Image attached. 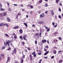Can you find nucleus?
I'll return each mask as SVG.
<instances>
[{
	"instance_id": "30",
	"label": "nucleus",
	"mask_w": 63,
	"mask_h": 63,
	"mask_svg": "<svg viewBox=\"0 0 63 63\" xmlns=\"http://www.w3.org/2000/svg\"><path fill=\"white\" fill-rule=\"evenodd\" d=\"M4 26L3 24V23H1L0 24V26Z\"/></svg>"
},
{
	"instance_id": "61",
	"label": "nucleus",
	"mask_w": 63,
	"mask_h": 63,
	"mask_svg": "<svg viewBox=\"0 0 63 63\" xmlns=\"http://www.w3.org/2000/svg\"><path fill=\"white\" fill-rule=\"evenodd\" d=\"M58 32H55L54 34H58Z\"/></svg>"
},
{
	"instance_id": "48",
	"label": "nucleus",
	"mask_w": 63,
	"mask_h": 63,
	"mask_svg": "<svg viewBox=\"0 0 63 63\" xmlns=\"http://www.w3.org/2000/svg\"><path fill=\"white\" fill-rule=\"evenodd\" d=\"M12 35L13 36H15L16 35L15 34V33H13V34H12Z\"/></svg>"
},
{
	"instance_id": "46",
	"label": "nucleus",
	"mask_w": 63,
	"mask_h": 63,
	"mask_svg": "<svg viewBox=\"0 0 63 63\" xmlns=\"http://www.w3.org/2000/svg\"><path fill=\"white\" fill-rule=\"evenodd\" d=\"M59 18H61V16H59Z\"/></svg>"
},
{
	"instance_id": "31",
	"label": "nucleus",
	"mask_w": 63,
	"mask_h": 63,
	"mask_svg": "<svg viewBox=\"0 0 63 63\" xmlns=\"http://www.w3.org/2000/svg\"><path fill=\"white\" fill-rule=\"evenodd\" d=\"M46 7H48V4L47 3H46L45 4Z\"/></svg>"
},
{
	"instance_id": "38",
	"label": "nucleus",
	"mask_w": 63,
	"mask_h": 63,
	"mask_svg": "<svg viewBox=\"0 0 63 63\" xmlns=\"http://www.w3.org/2000/svg\"><path fill=\"white\" fill-rule=\"evenodd\" d=\"M59 39L60 40H62V38L60 37H59Z\"/></svg>"
},
{
	"instance_id": "8",
	"label": "nucleus",
	"mask_w": 63,
	"mask_h": 63,
	"mask_svg": "<svg viewBox=\"0 0 63 63\" xmlns=\"http://www.w3.org/2000/svg\"><path fill=\"white\" fill-rule=\"evenodd\" d=\"M16 48H15L14 49V51L12 53L13 54L14 53H16Z\"/></svg>"
},
{
	"instance_id": "29",
	"label": "nucleus",
	"mask_w": 63,
	"mask_h": 63,
	"mask_svg": "<svg viewBox=\"0 0 63 63\" xmlns=\"http://www.w3.org/2000/svg\"><path fill=\"white\" fill-rule=\"evenodd\" d=\"M24 25H25V26H26V27H27V24H26V23H24Z\"/></svg>"
},
{
	"instance_id": "43",
	"label": "nucleus",
	"mask_w": 63,
	"mask_h": 63,
	"mask_svg": "<svg viewBox=\"0 0 63 63\" xmlns=\"http://www.w3.org/2000/svg\"><path fill=\"white\" fill-rule=\"evenodd\" d=\"M59 5L60 6H62V4H61V3H59Z\"/></svg>"
},
{
	"instance_id": "52",
	"label": "nucleus",
	"mask_w": 63,
	"mask_h": 63,
	"mask_svg": "<svg viewBox=\"0 0 63 63\" xmlns=\"http://www.w3.org/2000/svg\"><path fill=\"white\" fill-rule=\"evenodd\" d=\"M33 56H34V57H36V54H34L33 55Z\"/></svg>"
},
{
	"instance_id": "16",
	"label": "nucleus",
	"mask_w": 63,
	"mask_h": 63,
	"mask_svg": "<svg viewBox=\"0 0 63 63\" xmlns=\"http://www.w3.org/2000/svg\"><path fill=\"white\" fill-rule=\"evenodd\" d=\"M19 31L20 33H22V30L20 29L19 30Z\"/></svg>"
},
{
	"instance_id": "44",
	"label": "nucleus",
	"mask_w": 63,
	"mask_h": 63,
	"mask_svg": "<svg viewBox=\"0 0 63 63\" xmlns=\"http://www.w3.org/2000/svg\"><path fill=\"white\" fill-rule=\"evenodd\" d=\"M18 15H17V14L16 15V18H17V17H18Z\"/></svg>"
},
{
	"instance_id": "42",
	"label": "nucleus",
	"mask_w": 63,
	"mask_h": 63,
	"mask_svg": "<svg viewBox=\"0 0 63 63\" xmlns=\"http://www.w3.org/2000/svg\"><path fill=\"white\" fill-rule=\"evenodd\" d=\"M57 26V25H56L55 26H54V27H56Z\"/></svg>"
},
{
	"instance_id": "33",
	"label": "nucleus",
	"mask_w": 63,
	"mask_h": 63,
	"mask_svg": "<svg viewBox=\"0 0 63 63\" xmlns=\"http://www.w3.org/2000/svg\"><path fill=\"white\" fill-rule=\"evenodd\" d=\"M52 24L53 26H54V25L55 24V23L54 22H53L52 23Z\"/></svg>"
},
{
	"instance_id": "35",
	"label": "nucleus",
	"mask_w": 63,
	"mask_h": 63,
	"mask_svg": "<svg viewBox=\"0 0 63 63\" xmlns=\"http://www.w3.org/2000/svg\"><path fill=\"white\" fill-rule=\"evenodd\" d=\"M19 38L21 40H22V39H23L22 37V36H20L19 37Z\"/></svg>"
},
{
	"instance_id": "5",
	"label": "nucleus",
	"mask_w": 63,
	"mask_h": 63,
	"mask_svg": "<svg viewBox=\"0 0 63 63\" xmlns=\"http://www.w3.org/2000/svg\"><path fill=\"white\" fill-rule=\"evenodd\" d=\"M50 13L51 15H54V12H53V10H51Z\"/></svg>"
},
{
	"instance_id": "22",
	"label": "nucleus",
	"mask_w": 63,
	"mask_h": 63,
	"mask_svg": "<svg viewBox=\"0 0 63 63\" xmlns=\"http://www.w3.org/2000/svg\"><path fill=\"white\" fill-rule=\"evenodd\" d=\"M35 35L36 36H39V34L38 33H37L35 34Z\"/></svg>"
},
{
	"instance_id": "23",
	"label": "nucleus",
	"mask_w": 63,
	"mask_h": 63,
	"mask_svg": "<svg viewBox=\"0 0 63 63\" xmlns=\"http://www.w3.org/2000/svg\"><path fill=\"white\" fill-rule=\"evenodd\" d=\"M62 61H63V60H61L59 61V63H62Z\"/></svg>"
},
{
	"instance_id": "19",
	"label": "nucleus",
	"mask_w": 63,
	"mask_h": 63,
	"mask_svg": "<svg viewBox=\"0 0 63 63\" xmlns=\"http://www.w3.org/2000/svg\"><path fill=\"white\" fill-rule=\"evenodd\" d=\"M6 25V26L7 27H8L9 26V25L7 24H3V25Z\"/></svg>"
},
{
	"instance_id": "3",
	"label": "nucleus",
	"mask_w": 63,
	"mask_h": 63,
	"mask_svg": "<svg viewBox=\"0 0 63 63\" xmlns=\"http://www.w3.org/2000/svg\"><path fill=\"white\" fill-rule=\"evenodd\" d=\"M27 36L26 35H24L23 38L24 39V40H26V37H27Z\"/></svg>"
},
{
	"instance_id": "41",
	"label": "nucleus",
	"mask_w": 63,
	"mask_h": 63,
	"mask_svg": "<svg viewBox=\"0 0 63 63\" xmlns=\"http://www.w3.org/2000/svg\"><path fill=\"white\" fill-rule=\"evenodd\" d=\"M27 48L29 50H30V48L27 47Z\"/></svg>"
},
{
	"instance_id": "9",
	"label": "nucleus",
	"mask_w": 63,
	"mask_h": 63,
	"mask_svg": "<svg viewBox=\"0 0 63 63\" xmlns=\"http://www.w3.org/2000/svg\"><path fill=\"white\" fill-rule=\"evenodd\" d=\"M0 10L1 11H5V9H3L2 8H1L0 9Z\"/></svg>"
},
{
	"instance_id": "2",
	"label": "nucleus",
	"mask_w": 63,
	"mask_h": 63,
	"mask_svg": "<svg viewBox=\"0 0 63 63\" xmlns=\"http://www.w3.org/2000/svg\"><path fill=\"white\" fill-rule=\"evenodd\" d=\"M44 16H45V14H44V13H43L42 14H40V17H41V18H42L43 17H44Z\"/></svg>"
},
{
	"instance_id": "11",
	"label": "nucleus",
	"mask_w": 63,
	"mask_h": 63,
	"mask_svg": "<svg viewBox=\"0 0 63 63\" xmlns=\"http://www.w3.org/2000/svg\"><path fill=\"white\" fill-rule=\"evenodd\" d=\"M48 51H47L44 54V55H46L47 54H48Z\"/></svg>"
},
{
	"instance_id": "1",
	"label": "nucleus",
	"mask_w": 63,
	"mask_h": 63,
	"mask_svg": "<svg viewBox=\"0 0 63 63\" xmlns=\"http://www.w3.org/2000/svg\"><path fill=\"white\" fill-rule=\"evenodd\" d=\"M10 42H11V41L10 40H8L6 42V43H5V42H4V44L5 46H6L7 45H8L9 47L10 46Z\"/></svg>"
},
{
	"instance_id": "39",
	"label": "nucleus",
	"mask_w": 63,
	"mask_h": 63,
	"mask_svg": "<svg viewBox=\"0 0 63 63\" xmlns=\"http://www.w3.org/2000/svg\"><path fill=\"white\" fill-rule=\"evenodd\" d=\"M17 15H18V16H19V15H21V14H20V13H19L18 14H17Z\"/></svg>"
},
{
	"instance_id": "62",
	"label": "nucleus",
	"mask_w": 63,
	"mask_h": 63,
	"mask_svg": "<svg viewBox=\"0 0 63 63\" xmlns=\"http://www.w3.org/2000/svg\"><path fill=\"white\" fill-rule=\"evenodd\" d=\"M38 13H39V14H40L41 13V11H39L38 12Z\"/></svg>"
},
{
	"instance_id": "28",
	"label": "nucleus",
	"mask_w": 63,
	"mask_h": 63,
	"mask_svg": "<svg viewBox=\"0 0 63 63\" xmlns=\"http://www.w3.org/2000/svg\"><path fill=\"white\" fill-rule=\"evenodd\" d=\"M35 44H36V45H37V40H35Z\"/></svg>"
},
{
	"instance_id": "24",
	"label": "nucleus",
	"mask_w": 63,
	"mask_h": 63,
	"mask_svg": "<svg viewBox=\"0 0 63 63\" xmlns=\"http://www.w3.org/2000/svg\"><path fill=\"white\" fill-rule=\"evenodd\" d=\"M1 55L2 56V57H3V58H4V54H1Z\"/></svg>"
},
{
	"instance_id": "50",
	"label": "nucleus",
	"mask_w": 63,
	"mask_h": 63,
	"mask_svg": "<svg viewBox=\"0 0 63 63\" xmlns=\"http://www.w3.org/2000/svg\"><path fill=\"white\" fill-rule=\"evenodd\" d=\"M14 38L15 39H16V38H17V36H15L14 37Z\"/></svg>"
},
{
	"instance_id": "34",
	"label": "nucleus",
	"mask_w": 63,
	"mask_h": 63,
	"mask_svg": "<svg viewBox=\"0 0 63 63\" xmlns=\"http://www.w3.org/2000/svg\"><path fill=\"white\" fill-rule=\"evenodd\" d=\"M8 11H12V9H11L10 8H9L8 9Z\"/></svg>"
},
{
	"instance_id": "51",
	"label": "nucleus",
	"mask_w": 63,
	"mask_h": 63,
	"mask_svg": "<svg viewBox=\"0 0 63 63\" xmlns=\"http://www.w3.org/2000/svg\"><path fill=\"white\" fill-rule=\"evenodd\" d=\"M51 58H52V59H53V58H54V56H52L51 57Z\"/></svg>"
},
{
	"instance_id": "26",
	"label": "nucleus",
	"mask_w": 63,
	"mask_h": 63,
	"mask_svg": "<svg viewBox=\"0 0 63 63\" xmlns=\"http://www.w3.org/2000/svg\"><path fill=\"white\" fill-rule=\"evenodd\" d=\"M30 7L31 8V9H33V5H30Z\"/></svg>"
},
{
	"instance_id": "60",
	"label": "nucleus",
	"mask_w": 63,
	"mask_h": 63,
	"mask_svg": "<svg viewBox=\"0 0 63 63\" xmlns=\"http://www.w3.org/2000/svg\"><path fill=\"white\" fill-rule=\"evenodd\" d=\"M59 11H60V12H61V9L60 8H59Z\"/></svg>"
},
{
	"instance_id": "13",
	"label": "nucleus",
	"mask_w": 63,
	"mask_h": 63,
	"mask_svg": "<svg viewBox=\"0 0 63 63\" xmlns=\"http://www.w3.org/2000/svg\"><path fill=\"white\" fill-rule=\"evenodd\" d=\"M7 20L8 21H9H9H10V18H9V17H7Z\"/></svg>"
},
{
	"instance_id": "4",
	"label": "nucleus",
	"mask_w": 63,
	"mask_h": 63,
	"mask_svg": "<svg viewBox=\"0 0 63 63\" xmlns=\"http://www.w3.org/2000/svg\"><path fill=\"white\" fill-rule=\"evenodd\" d=\"M39 23L40 24H45V23L43 21H40L39 22Z\"/></svg>"
},
{
	"instance_id": "56",
	"label": "nucleus",
	"mask_w": 63,
	"mask_h": 63,
	"mask_svg": "<svg viewBox=\"0 0 63 63\" xmlns=\"http://www.w3.org/2000/svg\"><path fill=\"white\" fill-rule=\"evenodd\" d=\"M11 49V48L9 47L8 48V50H10Z\"/></svg>"
},
{
	"instance_id": "37",
	"label": "nucleus",
	"mask_w": 63,
	"mask_h": 63,
	"mask_svg": "<svg viewBox=\"0 0 63 63\" xmlns=\"http://www.w3.org/2000/svg\"><path fill=\"white\" fill-rule=\"evenodd\" d=\"M0 8H2V4H1V2H0Z\"/></svg>"
},
{
	"instance_id": "27",
	"label": "nucleus",
	"mask_w": 63,
	"mask_h": 63,
	"mask_svg": "<svg viewBox=\"0 0 63 63\" xmlns=\"http://www.w3.org/2000/svg\"><path fill=\"white\" fill-rule=\"evenodd\" d=\"M59 1H60V0H56V2L57 3H58V2Z\"/></svg>"
},
{
	"instance_id": "57",
	"label": "nucleus",
	"mask_w": 63,
	"mask_h": 63,
	"mask_svg": "<svg viewBox=\"0 0 63 63\" xmlns=\"http://www.w3.org/2000/svg\"><path fill=\"white\" fill-rule=\"evenodd\" d=\"M44 58H45V59H47V57H44Z\"/></svg>"
},
{
	"instance_id": "32",
	"label": "nucleus",
	"mask_w": 63,
	"mask_h": 63,
	"mask_svg": "<svg viewBox=\"0 0 63 63\" xmlns=\"http://www.w3.org/2000/svg\"><path fill=\"white\" fill-rule=\"evenodd\" d=\"M50 30V29H47V30L46 31L47 32H48V31H49Z\"/></svg>"
},
{
	"instance_id": "20",
	"label": "nucleus",
	"mask_w": 63,
	"mask_h": 63,
	"mask_svg": "<svg viewBox=\"0 0 63 63\" xmlns=\"http://www.w3.org/2000/svg\"><path fill=\"white\" fill-rule=\"evenodd\" d=\"M23 62V59H22V58H21V63H22Z\"/></svg>"
},
{
	"instance_id": "54",
	"label": "nucleus",
	"mask_w": 63,
	"mask_h": 63,
	"mask_svg": "<svg viewBox=\"0 0 63 63\" xmlns=\"http://www.w3.org/2000/svg\"><path fill=\"white\" fill-rule=\"evenodd\" d=\"M61 52H62V51H61V50H60L58 51V53Z\"/></svg>"
},
{
	"instance_id": "25",
	"label": "nucleus",
	"mask_w": 63,
	"mask_h": 63,
	"mask_svg": "<svg viewBox=\"0 0 63 63\" xmlns=\"http://www.w3.org/2000/svg\"><path fill=\"white\" fill-rule=\"evenodd\" d=\"M54 54H56V51L54 50Z\"/></svg>"
},
{
	"instance_id": "58",
	"label": "nucleus",
	"mask_w": 63,
	"mask_h": 63,
	"mask_svg": "<svg viewBox=\"0 0 63 63\" xmlns=\"http://www.w3.org/2000/svg\"><path fill=\"white\" fill-rule=\"evenodd\" d=\"M14 6H17V5L15 4H14Z\"/></svg>"
},
{
	"instance_id": "7",
	"label": "nucleus",
	"mask_w": 63,
	"mask_h": 63,
	"mask_svg": "<svg viewBox=\"0 0 63 63\" xmlns=\"http://www.w3.org/2000/svg\"><path fill=\"white\" fill-rule=\"evenodd\" d=\"M29 57L30 58L31 60L32 61V55L31 54H30Z\"/></svg>"
},
{
	"instance_id": "21",
	"label": "nucleus",
	"mask_w": 63,
	"mask_h": 63,
	"mask_svg": "<svg viewBox=\"0 0 63 63\" xmlns=\"http://www.w3.org/2000/svg\"><path fill=\"white\" fill-rule=\"evenodd\" d=\"M24 58H25V55H23V56L21 58H22V59H24Z\"/></svg>"
},
{
	"instance_id": "53",
	"label": "nucleus",
	"mask_w": 63,
	"mask_h": 63,
	"mask_svg": "<svg viewBox=\"0 0 63 63\" xmlns=\"http://www.w3.org/2000/svg\"><path fill=\"white\" fill-rule=\"evenodd\" d=\"M24 50H25V51L26 52H27V50L25 49Z\"/></svg>"
},
{
	"instance_id": "49",
	"label": "nucleus",
	"mask_w": 63,
	"mask_h": 63,
	"mask_svg": "<svg viewBox=\"0 0 63 63\" xmlns=\"http://www.w3.org/2000/svg\"><path fill=\"white\" fill-rule=\"evenodd\" d=\"M22 43L23 44V45H24V43H25L24 42H22Z\"/></svg>"
},
{
	"instance_id": "14",
	"label": "nucleus",
	"mask_w": 63,
	"mask_h": 63,
	"mask_svg": "<svg viewBox=\"0 0 63 63\" xmlns=\"http://www.w3.org/2000/svg\"><path fill=\"white\" fill-rule=\"evenodd\" d=\"M5 47L4 46H2L1 47V49L2 50H3V49H5Z\"/></svg>"
},
{
	"instance_id": "17",
	"label": "nucleus",
	"mask_w": 63,
	"mask_h": 63,
	"mask_svg": "<svg viewBox=\"0 0 63 63\" xmlns=\"http://www.w3.org/2000/svg\"><path fill=\"white\" fill-rule=\"evenodd\" d=\"M10 60V57H8V58L6 62V63H8V61Z\"/></svg>"
},
{
	"instance_id": "45",
	"label": "nucleus",
	"mask_w": 63,
	"mask_h": 63,
	"mask_svg": "<svg viewBox=\"0 0 63 63\" xmlns=\"http://www.w3.org/2000/svg\"><path fill=\"white\" fill-rule=\"evenodd\" d=\"M30 4H28V5L27 6L28 7H30Z\"/></svg>"
},
{
	"instance_id": "15",
	"label": "nucleus",
	"mask_w": 63,
	"mask_h": 63,
	"mask_svg": "<svg viewBox=\"0 0 63 63\" xmlns=\"http://www.w3.org/2000/svg\"><path fill=\"white\" fill-rule=\"evenodd\" d=\"M3 15L4 16H6V15H7V13H6V12H3Z\"/></svg>"
},
{
	"instance_id": "59",
	"label": "nucleus",
	"mask_w": 63,
	"mask_h": 63,
	"mask_svg": "<svg viewBox=\"0 0 63 63\" xmlns=\"http://www.w3.org/2000/svg\"><path fill=\"white\" fill-rule=\"evenodd\" d=\"M47 42L48 44H49V41H48V40H47Z\"/></svg>"
},
{
	"instance_id": "10",
	"label": "nucleus",
	"mask_w": 63,
	"mask_h": 63,
	"mask_svg": "<svg viewBox=\"0 0 63 63\" xmlns=\"http://www.w3.org/2000/svg\"><path fill=\"white\" fill-rule=\"evenodd\" d=\"M18 28V26H15L14 27V28H13L14 29H17V28Z\"/></svg>"
},
{
	"instance_id": "47",
	"label": "nucleus",
	"mask_w": 63,
	"mask_h": 63,
	"mask_svg": "<svg viewBox=\"0 0 63 63\" xmlns=\"http://www.w3.org/2000/svg\"><path fill=\"white\" fill-rule=\"evenodd\" d=\"M48 11H47L45 12V13L46 14H47V13H48Z\"/></svg>"
},
{
	"instance_id": "63",
	"label": "nucleus",
	"mask_w": 63,
	"mask_h": 63,
	"mask_svg": "<svg viewBox=\"0 0 63 63\" xmlns=\"http://www.w3.org/2000/svg\"><path fill=\"white\" fill-rule=\"evenodd\" d=\"M32 11H31L30 12V13L31 14H32Z\"/></svg>"
},
{
	"instance_id": "12",
	"label": "nucleus",
	"mask_w": 63,
	"mask_h": 63,
	"mask_svg": "<svg viewBox=\"0 0 63 63\" xmlns=\"http://www.w3.org/2000/svg\"><path fill=\"white\" fill-rule=\"evenodd\" d=\"M42 1H43V0H39V3L41 4L42 3Z\"/></svg>"
},
{
	"instance_id": "6",
	"label": "nucleus",
	"mask_w": 63,
	"mask_h": 63,
	"mask_svg": "<svg viewBox=\"0 0 63 63\" xmlns=\"http://www.w3.org/2000/svg\"><path fill=\"white\" fill-rule=\"evenodd\" d=\"M47 42V40L45 39L43 40H42V42L43 43H46Z\"/></svg>"
},
{
	"instance_id": "36",
	"label": "nucleus",
	"mask_w": 63,
	"mask_h": 63,
	"mask_svg": "<svg viewBox=\"0 0 63 63\" xmlns=\"http://www.w3.org/2000/svg\"><path fill=\"white\" fill-rule=\"evenodd\" d=\"M35 54V52H33L32 53V55H33L34 54Z\"/></svg>"
},
{
	"instance_id": "55",
	"label": "nucleus",
	"mask_w": 63,
	"mask_h": 63,
	"mask_svg": "<svg viewBox=\"0 0 63 63\" xmlns=\"http://www.w3.org/2000/svg\"><path fill=\"white\" fill-rule=\"evenodd\" d=\"M7 5L8 6V7H9V3H7Z\"/></svg>"
},
{
	"instance_id": "40",
	"label": "nucleus",
	"mask_w": 63,
	"mask_h": 63,
	"mask_svg": "<svg viewBox=\"0 0 63 63\" xmlns=\"http://www.w3.org/2000/svg\"><path fill=\"white\" fill-rule=\"evenodd\" d=\"M45 47H46V48H48V46L47 45L45 46Z\"/></svg>"
},
{
	"instance_id": "18",
	"label": "nucleus",
	"mask_w": 63,
	"mask_h": 63,
	"mask_svg": "<svg viewBox=\"0 0 63 63\" xmlns=\"http://www.w3.org/2000/svg\"><path fill=\"white\" fill-rule=\"evenodd\" d=\"M4 34L5 35L6 37H9V36L7 34L5 33Z\"/></svg>"
},
{
	"instance_id": "64",
	"label": "nucleus",
	"mask_w": 63,
	"mask_h": 63,
	"mask_svg": "<svg viewBox=\"0 0 63 63\" xmlns=\"http://www.w3.org/2000/svg\"><path fill=\"white\" fill-rule=\"evenodd\" d=\"M38 54L39 55H41V53H39Z\"/></svg>"
}]
</instances>
